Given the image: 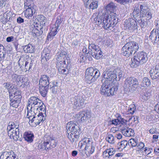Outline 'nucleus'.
Returning <instances> with one entry per match:
<instances>
[{
	"mask_svg": "<svg viewBox=\"0 0 159 159\" xmlns=\"http://www.w3.org/2000/svg\"><path fill=\"white\" fill-rule=\"evenodd\" d=\"M100 48L98 46L95 45L94 44H89V49L90 50V53L92 54L93 52H95L98 50H99Z\"/></svg>",
	"mask_w": 159,
	"mask_h": 159,
	"instance_id": "obj_46",
	"label": "nucleus"
},
{
	"mask_svg": "<svg viewBox=\"0 0 159 159\" xmlns=\"http://www.w3.org/2000/svg\"><path fill=\"white\" fill-rule=\"evenodd\" d=\"M150 74L152 80L159 78V64L150 70Z\"/></svg>",
	"mask_w": 159,
	"mask_h": 159,
	"instance_id": "obj_25",
	"label": "nucleus"
},
{
	"mask_svg": "<svg viewBox=\"0 0 159 159\" xmlns=\"http://www.w3.org/2000/svg\"><path fill=\"white\" fill-rule=\"evenodd\" d=\"M34 136L33 134L30 132H26L24 135V138L25 140L30 143L33 141Z\"/></svg>",
	"mask_w": 159,
	"mask_h": 159,
	"instance_id": "obj_34",
	"label": "nucleus"
},
{
	"mask_svg": "<svg viewBox=\"0 0 159 159\" xmlns=\"http://www.w3.org/2000/svg\"><path fill=\"white\" fill-rule=\"evenodd\" d=\"M49 77L47 75L41 76L39 79V91L42 96L44 97L48 93L49 85Z\"/></svg>",
	"mask_w": 159,
	"mask_h": 159,
	"instance_id": "obj_5",
	"label": "nucleus"
},
{
	"mask_svg": "<svg viewBox=\"0 0 159 159\" xmlns=\"http://www.w3.org/2000/svg\"><path fill=\"white\" fill-rule=\"evenodd\" d=\"M121 130L123 134L126 137L133 136L134 134V130L126 126L122 127Z\"/></svg>",
	"mask_w": 159,
	"mask_h": 159,
	"instance_id": "obj_22",
	"label": "nucleus"
},
{
	"mask_svg": "<svg viewBox=\"0 0 159 159\" xmlns=\"http://www.w3.org/2000/svg\"><path fill=\"white\" fill-rule=\"evenodd\" d=\"M148 60L147 53L143 51L137 53L134 56L133 59H131L130 66L132 67H136L139 65L143 64Z\"/></svg>",
	"mask_w": 159,
	"mask_h": 159,
	"instance_id": "obj_4",
	"label": "nucleus"
},
{
	"mask_svg": "<svg viewBox=\"0 0 159 159\" xmlns=\"http://www.w3.org/2000/svg\"><path fill=\"white\" fill-rule=\"evenodd\" d=\"M8 136L10 139H13L14 140L21 141L22 135L20 133V129H16L7 130Z\"/></svg>",
	"mask_w": 159,
	"mask_h": 159,
	"instance_id": "obj_16",
	"label": "nucleus"
},
{
	"mask_svg": "<svg viewBox=\"0 0 159 159\" xmlns=\"http://www.w3.org/2000/svg\"><path fill=\"white\" fill-rule=\"evenodd\" d=\"M13 98V99H11L10 100V105L13 107L17 108L19 106V103L20 102L21 99L16 98Z\"/></svg>",
	"mask_w": 159,
	"mask_h": 159,
	"instance_id": "obj_36",
	"label": "nucleus"
},
{
	"mask_svg": "<svg viewBox=\"0 0 159 159\" xmlns=\"http://www.w3.org/2000/svg\"><path fill=\"white\" fill-rule=\"evenodd\" d=\"M106 139L107 141L111 144H113L115 142L114 136L112 134L108 135Z\"/></svg>",
	"mask_w": 159,
	"mask_h": 159,
	"instance_id": "obj_57",
	"label": "nucleus"
},
{
	"mask_svg": "<svg viewBox=\"0 0 159 159\" xmlns=\"http://www.w3.org/2000/svg\"><path fill=\"white\" fill-rule=\"evenodd\" d=\"M41 62H44L45 61H47L51 58V54L50 53V51L48 48H45L42 53Z\"/></svg>",
	"mask_w": 159,
	"mask_h": 159,
	"instance_id": "obj_27",
	"label": "nucleus"
},
{
	"mask_svg": "<svg viewBox=\"0 0 159 159\" xmlns=\"http://www.w3.org/2000/svg\"><path fill=\"white\" fill-rule=\"evenodd\" d=\"M137 20L138 23L142 28H145L147 25V22L144 20H142L141 18Z\"/></svg>",
	"mask_w": 159,
	"mask_h": 159,
	"instance_id": "obj_52",
	"label": "nucleus"
},
{
	"mask_svg": "<svg viewBox=\"0 0 159 159\" xmlns=\"http://www.w3.org/2000/svg\"><path fill=\"white\" fill-rule=\"evenodd\" d=\"M140 17L146 18V20H149L152 17V14L148 10V7L145 4H143L140 6Z\"/></svg>",
	"mask_w": 159,
	"mask_h": 159,
	"instance_id": "obj_10",
	"label": "nucleus"
},
{
	"mask_svg": "<svg viewBox=\"0 0 159 159\" xmlns=\"http://www.w3.org/2000/svg\"><path fill=\"white\" fill-rule=\"evenodd\" d=\"M49 88L52 89V93H56L57 91H59L60 89V87L59 86L58 83L56 81L50 82Z\"/></svg>",
	"mask_w": 159,
	"mask_h": 159,
	"instance_id": "obj_29",
	"label": "nucleus"
},
{
	"mask_svg": "<svg viewBox=\"0 0 159 159\" xmlns=\"http://www.w3.org/2000/svg\"><path fill=\"white\" fill-rule=\"evenodd\" d=\"M85 7L94 9L98 7V2L96 0H83Z\"/></svg>",
	"mask_w": 159,
	"mask_h": 159,
	"instance_id": "obj_20",
	"label": "nucleus"
},
{
	"mask_svg": "<svg viewBox=\"0 0 159 159\" xmlns=\"http://www.w3.org/2000/svg\"><path fill=\"white\" fill-rule=\"evenodd\" d=\"M108 16L109 18H111V20H110L111 22H112V24L114 26L118 23V19L116 16V14L115 13H112L111 15Z\"/></svg>",
	"mask_w": 159,
	"mask_h": 159,
	"instance_id": "obj_43",
	"label": "nucleus"
},
{
	"mask_svg": "<svg viewBox=\"0 0 159 159\" xmlns=\"http://www.w3.org/2000/svg\"><path fill=\"white\" fill-rule=\"evenodd\" d=\"M44 142L43 143H39L38 145V148L42 150H47L50 148L51 144L54 142V140L52 138L51 136L45 135L44 136Z\"/></svg>",
	"mask_w": 159,
	"mask_h": 159,
	"instance_id": "obj_8",
	"label": "nucleus"
},
{
	"mask_svg": "<svg viewBox=\"0 0 159 159\" xmlns=\"http://www.w3.org/2000/svg\"><path fill=\"white\" fill-rule=\"evenodd\" d=\"M6 52L4 47L0 44V61L5 59Z\"/></svg>",
	"mask_w": 159,
	"mask_h": 159,
	"instance_id": "obj_40",
	"label": "nucleus"
},
{
	"mask_svg": "<svg viewBox=\"0 0 159 159\" xmlns=\"http://www.w3.org/2000/svg\"><path fill=\"white\" fill-rule=\"evenodd\" d=\"M104 16H102L101 17L97 16L96 18H95L94 20V21H96V24L100 25L102 23V24L103 23L104 21Z\"/></svg>",
	"mask_w": 159,
	"mask_h": 159,
	"instance_id": "obj_56",
	"label": "nucleus"
},
{
	"mask_svg": "<svg viewBox=\"0 0 159 159\" xmlns=\"http://www.w3.org/2000/svg\"><path fill=\"white\" fill-rule=\"evenodd\" d=\"M85 97L84 96H75L71 99V103L76 107L81 108L84 106Z\"/></svg>",
	"mask_w": 159,
	"mask_h": 159,
	"instance_id": "obj_14",
	"label": "nucleus"
},
{
	"mask_svg": "<svg viewBox=\"0 0 159 159\" xmlns=\"http://www.w3.org/2000/svg\"><path fill=\"white\" fill-rule=\"evenodd\" d=\"M102 75L104 78L107 79L105 81H107V82L110 83L111 81H113L115 80H117V78L114 74L113 71L108 70L103 72Z\"/></svg>",
	"mask_w": 159,
	"mask_h": 159,
	"instance_id": "obj_19",
	"label": "nucleus"
},
{
	"mask_svg": "<svg viewBox=\"0 0 159 159\" xmlns=\"http://www.w3.org/2000/svg\"><path fill=\"white\" fill-rule=\"evenodd\" d=\"M129 143L126 140L122 141L120 143L119 149L123 150L129 146Z\"/></svg>",
	"mask_w": 159,
	"mask_h": 159,
	"instance_id": "obj_51",
	"label": "nucleus"
},
{
	"mask_svg": "<svg viewBox=\"0 0 159 159\" xmlns=\"http://www.w3.org/2000/svg\"><path fill=\"white\" fill-rule=\"evenodd\" d=\"M62 21V20L60 16H58L56 20L54 25L55 26V28H57L58 30H59L60 28L59 27L60 26V25Z\"/></svg>",
	"mask_w": 159,
	"mask_h": 159,
	"instance_id": "obj_53",
	"label": "nucleus"
},
{
	"mask_svg": "<svg viewBox=\"0 0 159 159\" xmlns=\"http://www.w3.org/2000/svg\"><path fill=\"white\" fill-rule=\"evenodd\" d=\"M66 64L63 63L61 64V66H57L58 68V71L59 73L61 74H66L67 72L66 71L65 67H66Z\"/></svg>",
	"mask_w": 159,
	"mask_h": 159,
	"instance_id": "obj_42",
	"label": "nucleus"
},
{
	"mask_svg": "<svg viewBox=\"0 0 159 159\" xmlns=\"http://www.w3.org/2000/svg\"><path fill=\"white\" fill-rule=\"evenodd\" d=\"M110 84V83L107 82V81H105L103 83L100 89V91L102 94L108 96Z\"/></svg>",
	"mask_w": 159,
	"mask_h": 159,
	"instance_id": "obj_24",
	"label": "nucleus"
},
{
	"mask_svg": "<svg viewBox=\"0 0 159 159\" xmlns=\"http://www.w3.org/2000/svg\"><path fill=\"white\" fill-rule=\"evenodd\" d=\"M22 47L25 52L32 53L34 52V47L31 44L29 43L27 45L23 46Z\"/></svg>",
	"mask_w": 159,
	"mask_h": 159,
	"instance_id": "obj_32",
	"label": "nucleus"
},
{
	"mask_svg": "<svg viewBox=\"0 0 159 159\" xmlns=\"http://www.w3.org/2000/svg\"><path fill=\"white\" fill-rule=\"evenodd\" d=\"M36 19L40 23L39 25L42 26V27L47 21L46 18L43 15H41L37 16Z\"/></svg>",
	"mask_w": 159,
	"mask_h": 159,
	"instance_id": "obj_37",
	"label": "nucleus"
},
{
	"mask_svg": "<svg viewBox=\"0 0 159 159\" xmlns=\"http://www.w3.org/2000/svg\"><path fill=\"white\" fill-rule=\"evenodd\" d=\"M136 149L137 151H139L141 150L144 147V144L143 142H140L139 143H138Z\"/></svg>",
	"mask_w": 159,
	"mask_h": 159,
	"instance_id": "obj_59",
	"label": "nucleus"
},
{
	"mask_svg": "<svg viewBox=\"0 0 159 159\" xmlns=\"http://www.w3.org/2000/svg\"><path fill=\"white\" fill-rule=\"evenodd\" d=\"M56 59L57 60V66L59 67L61 64H66V62H68L67 60V53L64 51L61 52L57 56Z\"/></svg>",
	"mask_w": 159,
	"mask_h": 159,
	"instance_id": "obj_18",
	"label": "nucleus"
},
{
	"mask_svg": "<svg viewBox=\"0 0 159 159\" xmlns=\"http://www.w3.org/2000/svg\"><path fill=\"white\" fill-rule=\"evenodd\" d=\"M13 94L14 95V98H16L21 99V92L18 89H13Z\"/></svg>",
	"mask_w": 159,
	"mask_h": 159,
	"instance_id": "obj_54",
	"label": "nucleus"
},
{
	"mask_svg": "<svg viewBox=\"0 0 159 159\" xmlns=\"http://www.w3.org/2000/svg\"><path fill=\"white\" fill-rule=\"evenodd\" d=\"M128 121L129 122H131V123L135 122H136V123H137L138 121V118L137 116H132L129 118Z\"/></svg>",
	"mask_w": 159,
	"mask_h": 159,
	"instance_id": "obj_60",
	"label": "nucleus"
},
{
	"mask_svg": "<svg viewBox=\"0 0 159 159\" xmlns=\"http://www.w3.org/2000/svg\"><path fill=\"white\" fill-rule=\"evenodd\" d=\"M40 110H39V111H37L38 113L36 115L34 114V115L31 120V122L35 124V126L42 125L45 120V117L43 115L42 112H40Z\"/></svg>",
	"mask_w": 159,
	"mask_h": 159,
	"instance_id": "obj_13",
	"label": "nucleus"
},
{
	"mask_svg": "<svg viewBox=\"0 0 159 159\" xmlns=\"http://www.w3.org/2000/svg\"><path fill=\"white\" fill-rule=\"evenodd\" d=\"M140 17L146 18V20H149L152 17V14L148 10V7L145 4H143L140 6Z\"/></svg>",
	"mask_w": 159,
	"mask_h": 159,
	"instance_id": "obj_9",
	"label": "nucleus"
},
{
	"mask_svg": "<svg viewBox=\"0 0 159 159\" xmlns=\"http://www.w3.org/2000/svg\"><path fill=\"white\" fill-rule=\"evenodd\" d=\"M25 67L26 70H29L32 66V61L30 58H29L27 61H25Z\"/></svg>",
	"mask_w": 159,
	"mask_h": 159,
	"instance_id": "obj_47",
	"label": "nucleus"
},
{
	"mask_svg": "<svg viewBox=\"0 0 159 159\" xmlns=\"http://www.w3.org/2000/svg\"><path fill=\"white\" fill-rule=\"evenodd\" d=\"M20 76V75H19L16 74H13L12 75L11 81L14 83V84L18 85Z\"/></svg>",
	"mask_w": 159,
	"mask_h": 159,
	"instance_id": "obj_44",
	"label": "nucleus"
},
{
	"mask_svg": "<svg viewBox=\"0 0 159 159\" xmlns=\"http://www.w3.org/2000/svg\"><path fill=\"white\" fill-rule=\"evenodd\" d=\"M152 151V149L151 148H147L146 147L144 148V152H145V154H147V155H148L150 154Z\"/></svg>",
	"mask_w": 159,
	"mask_h": 159,
	"instance_id": "obj_63",
	"label": "nucleus"
},
{
	"mask_svg": "<svg viewBox=\"0 0 159 159\" xmlns=\"http://www.w3.org/2000/svg\"><path fill=\"white\" fill-rule=\"evenodd\" d=\"M117 2L122 4H125L127 2H129L130 0H114Z\"/></svg>",
	"mask_w": 159,
	"mask_h": 159,
	"instance_id": "obj_64",
	"label": "nucleus"
},
{
	"mask_svg": "<svg viewBox=\"0 0 159 159\" xmlns=\"http://www.w3.org/2000/svg\"><path fill=\"white\" fill-rule=\"evenodd\" d=\"M67 137L71 142L76 141L80 137V129L78 123L74 121L68 122L66 125Z\"/></svg>",
	"mask_w": 159,
	"mask_h": 159,
	"instance_id": "obj_2",
	"label": "nucleus"
},
{
	"mask_svg": "<svg viewBox=\"0 0 159 159\" xmlns=\"http://www.w3.org/2000/svg\"><path fill=\"white\" fill-rule=\"evenodd\" d=\"M108 153L107 149L103 153L102 155L103 158L105 159L111 158L110 156L108 155Z\"/></svg>",
	"mask_w": 159,
	"mask_h": 159,
	"instance_id": "obj_61",
	"label": "nucleus"
},
{
	"mask_svg": "<svg viewBox=\"0 0 159 159\" xmlns=\"http://www.w3.org/2000/svg\"><path fill=\"white\" fill-rule=\"evenodd\" d=\"M97 72L99 74L98 77L100 75V73L99 71L97 69H94L93 68H89L87 69L86 70L85 75H90L92 76H95L96 73Z\"/></svg>",
	"mask_w": 159,
	"mask_h": 159,
	"instance_id": "obj_30",
	"label": "nucleus"
},
{
	"mask_svg": "<svg viewBox=\"0 0 159 159\" xmlns=\"http://www.w3.org/2000/svg\"><path fill=\"white\" fill-rule=\"evenodd\" d=\"M95 76H92L90 75H85V80L89 84H90L95 81L98 77L99 74L98 72L96 73Z\"/></svg>",
	"mask_w": 159,
	"mask_h": 159,
	"instance_id": "obj_31",
	"label": "nucleus"
},
{
	"mask_svg": "<svg viewBox=\"0 0 159 159\" xmlns=\"http://www.w3.org/2000/svg\"><path fill=\"white\" fill-rule=\"evenodd\" d=\"M24 8L25 10L23 13L25 16L27 18L30 19L35 13L37 7L32 0H26L24 3Z\"/></svg>",
	"mask_w": 159,
	"mask_h": 159,
	"instance_id": "obj_7",
	"label": "nucleus"
},
{
	"mask_svg": "<svg viewBox=\"0 0 159 159\" xmlns=\"http://www.w3.org/2000/svg\"><path fill=\"white\" fill-rule=\"evenodd\" d=\"M43 28L42 26L38 25L36 23L34 25V28L32 30V33L34 36L37 37L41 34L43 31Z\"/></svg>",
	"mask_w": 159,
	"mask_h": 159,
	"instance_id": "obj_23",
	"label": "nucleus"
},
{
	"mask_svg": "<svg viewBox=\"0 0 159 159\" xmlns=\"http://www.w3.org/2000/svg\"><path fill=\"white\" fill-rule=\"evenodd\" d=\"M59 30L57 28H56L55 27L52 28L47 37L48 39L51 40L57 34Z\"/></svg>",
	"mask_w": 159,
	"mask_h": 159,
	"instance_id": "obj_38",
	"label": "nucleus"
},
{
	"mask_svg": "<svg viewBox=\"0 0 159 159\" xmlns=\"http://www.w3.org/2000/svg\"><path fill=\"white\" fill-rule=\"evenodd\" d=\"M116 7L115 4L111 2L108 4L106 7V9L107 11L112 12L114 10Z\"/></svg>",
	"mask_w": 159,
	"mask_h": 159,
	"instance_id": "obj_50",
	"label": "nucleus"
},
{
	"mask_svg": "<svg viewBox=\"0 0 159 159\" xmlns=\"http://www.w3.org/2000/svg\"><path fill=\"white\" fill-rule=\"evenodd\" d=\"M128 142L129 143V144H130L131 146L133 147L136 146L139 143L138 139H129Z\"/></svg>",
	"mask_w": 159,
	"mask_h": 159,
	"instance_id": "obj_55",
	"label": "nucleus"
},
{
	"mask_svg": "<svg viewBox=\"0 0 159 159\" xmlns=\"http://www.w3.org/2000/svg\"><path fill=\"white\" fill-rule=\"evenodd\" d=\"M118 89V87L117 86H114L111 88H110L109 89L108 95V96H113L115 95Z\"/></svg>",
	"mask_w": 159,
	"mask_h": 159,
	"instance_id": "obj_49",
	"label": "nucleus"
},
{
	"mask_svg": "<svg viewBox=\"0 0 159 159\" xmlns=\"http://www.w3.org/2000/svg\"><path fill=\"white\" fill-rule=\"evenodd\" d=\"M139 82L137 79L132 77H127L124 82L123 87L125 91L133 92L138 87Z\"/></svg>",
	"mask_w": 159,
	"mask_h": 159,
	"instance_id": "obj_6",
	"label": "nucleus"
},
{
	"mask_svg": "<svg viewBox=\"0 0 159 159\" xmlns=\"http://www.w3.org/2000/svg\"><path fill=\"white\" fill-rule=\"evenodd\" d=\"M13 152H3L0 156V159H15V156L13 155Z\"/></svg>",
	"mask_w": 159,
	"mask_h": 159,
	"instance_id": "obj_28",
	"label": "nucleus"
},
{
	"mask_svg": "<svg viewBox=\"0 0 159 159\" xmlns=\"http://www.w3.org/2000/svg\"><path fill=\"white\" fill-rule=\"evenodd\" d=\"M28 104L27 106V116H29L30 119L31 116L30 114V112H33L35 115L38 114L37 111L40 110L41 111L45 112V106L44 103L37 97L32 96L28 100Z\"/></svg>",
	"mask_w": 159,
	"mask_h": 159,
	"instance_id": "obj_1",
	"label": "nucleus"
},
{
	"mask_svg": "<svg viewBox=\"0 0 159 159\" xmlns=\"http://www.w3.org/2000/svg\"><path fill=\"white\" fill-rule=\"evenodd\" d=\"M113 72L114 74L116 75V76L117 78V80H119L122 77L123 73L124 72L121 69L119 68L116 69L114 70Z\"/></svg>",
	"mask_w": 159,
	"mask_h": 159,
	"instance_id": "obj_39",
	"label": "nucleus"
},
{
	"mask_svg": "<svg viewBox=\"0 0 159 159\" xmlns=\"http://www.w3.org/2000/svg\"><path fill=\"white\" fill-rule=\"evenodd\" d=\"M102 52L100 49L93 52L92 54H91L92 55L94 58L97 59H98L101 57L102 56Z\"/></svg>",
	"mask_w": 159,
	"mask_h": 159,
	"instance_id": "obj_41",
	"label": "nucleus"
},
{
	"mask_svg": "<svg viewBox=\"0 0 159 159\" xmlns=\"http://www.w3.org/2000/svg\"><path fill=\"white\" fill-rule=\"evenodd\" d=\"M149 39L153 43V45L158 46L159 44V31L153 29L151 32Z\"/></svg>",
	"mask_w": 159,
	"mask_h": 159,
	"instance_id": "obj_17",
	"label": "nucleus"
},
{
	"mask_svg": "<svg viewBox=\"0 0 159 159\" xmlns=\"http://www.w3.org/2000/svg\"><path fill=\"white\" fill-rule=\"evenodd\" d=\"M125 26H126V29L130 30L134 29L137 25L136 21L132 18H130L128 20H125Z\"/></svg>",
	"mask_w": 159,
	"mask_h": 159,
	"instance_id": "obj_26",
	"label": "nucleus"
},
{
	"mask_svg": "<svg viewBox=\"0 0 159 159\" xmlns=\"http://www.w3.org/2000/svg\"><path fill=\"white\" fill-rule=\"evenodd\" d=\"M78 43V41L77 39L74 40L72 42L71 46L73 48H76Z\"/></svg>",
	"mask_w": 159,
	"mask_h": 159,
	"instance_id": "obj_62",
	"label": "nucleus"
},
{
	"mask_svg": "<svg viewBox=\"0 0 159 159\" xmlns=\"http://www.w3.org/2000/svg\"><path fill=\"white\" fill-rule=\"evenodd\" d=\"M19 125L18 123L16 122L10 121L8 123L7 127V130H10L12 129H19Z\"/></svg>",
	"mask_w": 159,
	"mask_h": 159,
	"instance_id": "obj_35",
	"label": "nucleus"
},
{
	"mask_svg": "<svg viewBox=\"0 0 159 159\" xmlns=\"http://www.w3.org/2000/svg\"><path fill=\"white\" fill-rule=\"evenodd\" d=\"M111 18L108 17V15L104 17L103 27L105 29H109L111 30L114 27L112 24V22H111Z\"/></svg>",
	"mask_w": 159,
	"mask_h": 159,
	"instance_id": "obj_21",
	"label": "nucleus"
},
{
	"mask_svg": "<svg viewBox=\"0 0 159 159\" xmlns=\"http://www.w3.org/2000/svg\"><path fill=\"white\" fill-rule=\"evenodd\" d=\"M77 118H80L81 122L86 123L89 122V119L91 117L90 111L88 110L80 112L76 115Z\"/></svg>",
	"mask_w": 159,
	"mask_h": 159,
	"instance_id": "obj_12",
	"label": "nucleus"
},
{
	"mask_svg": "<svg viewBox=\"0 0 159 159\" xmlns=\"http://www.w3.org/2000/svg\"><path fill=\"white\" fill-rule=\"evenodd\" d=\"M107 150L108 153V155H109L111 158L115 153V151L113 148H109L107 149Z\"/></svg>",
	"mask_w": 159,
	"mask_h": 159,
	"instance_id": "obj_58",
	"label": "nucleus"
},
{
	"mask_svg": "<svg viewBox=\"0 0 159 159\" xmlns=\"http://www.w3.org/2000/svg\"><path fill=\"white\" fill-rule=\"evenodd\" d=\"M88 147L87 149H85L82 153L83 154L84 153L86 154L87 157L89 156L91 154H92L94 152L95 150V148L92 145V143H91L90 145Z\"/></svg>",
	"mask_w": 159,
	"mask_h": 159,
	"instance_id": "obj_33",
	"label": "nucleus"
},
{
	"mask_svg": "<svg viewBox=\"0 0 159 159\" xmlns=\"http://www.w3.org/2000/svg\"><path fill=\"white\" fill-rule=\"evenodd\" d=\"M151 84L150 80L147 77H144L143 78L141 85L143 87H145L149 86Z\"/></svg>",
	"mask_w": 159,
	"mask_h": 159,
	"instance_id": "obj_48",
	"label": "nucleus"
},
{
	"mask_svg": "<svg viewBox=\"0 0 159 159\" xmlns=\"http://www.w3.org/2000/svg\"><path fill=\"white\" fill-rule=\"evenodd\" d=\"M139 48V45L135 42L127 43L122 48L121 53L124 56L129 57L135 53Z\"/></svg>",
	"mask_w": 159,
	"mask_h": 159,
	"instance_id": "obj_3",
	"label": "nucleus"
},
{
	"mask_svg": "<svg viewBox=\"0 0 159 159\" xmlns=\"http://www.w3.org/2000/svg\"><path fill=\"white\" fill-rule=\"evenodd\" d=\"M140 17L146 18V20H149L152 17V14L148 10V7L145 4H143L140 6Z\"/></svg>",
	"mask_w": 159,
	"mask_h": 159,
	"instance_id": "obj_11",
	"label": "nucleus"
},
{
	"mask_svg": "<svg viewBox=\"0 0 159 159\" xmlns=\"http://www.w3.org/2000/svg\"><path fill=\"white\" fill-rule=\"evenodd\" d=\"M92 143L89 139L87 138H85L80 141L79 143L78 147L80 153H83V152L87 149L88 147H89Z\"/></svg>",
	"mask_w": 159,
	"mask_h": 159,
	"instance_id": "obj_15",
	"label": "nucleus"
},
{
	"mask_svg": "<svg viewBox=\"0 0 159 159\" xmlns=\"http://www.w3.org/2000/svg\"><path fill=\"white\" fill-rule=\"evenodd\" d=\"M136 109V107L134 104L131 105L129 106L128 108L126 109V114H133Z\"/></svg>",
	"mask_w": 159,
	"mask_h": 159,
	"instance_id": "obj_45",
	"label": "nucleus"
}]
</instances>
